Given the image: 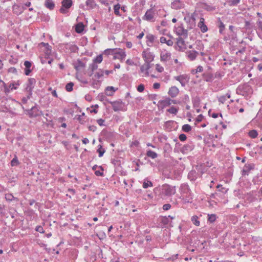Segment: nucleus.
I'll return each instance as SVG.
<instances>
[{
	"instance_id": "nucleus-1",
	"label": "nucleus",
	"mask_w": 262,
	"mask_h": 262,
	"mask_svg": "<svg viewBox=\"0 0 262 262\" xmlns=\"http://www.w3.org/2000/svg\"><path fill=\"white\" fill-rule=\"evenodd\" d=\"M154 192L156 196L162 199H166L175 194L176 190L174 186L164 184L154 188Z\"/></svg>"
},
{
	"instance_id": "nucleus-2",
	"label": "nucleus",
	"mask_w": 262,
	"mask_h": 262,
	"mask_svg": "<svg viewBox=\"0 0 262 262\" xmlns=\"http://www.w3.org/2000/svg\"><path fill=\"white\" fill-rule=\"evenodd\" d=\"M181 198L185 203H191L193 196L188 184H182L180 187Z\"/></svg>"
},
{
	"instance_id": "nucleus-3",
	"label": "nucleus",
	"mask_w": 262,
	"mask_h": 262,
	"mask_svg": "<svg viewBox=\"0 0 262 262\" xmlns=\"http://www.w3.org/2000/svg\"><path fill=\"white\" fill-rule=\"evenodd\" d=\"M253 93V90L250 85L246 83L238 86L236 89V93L238 95L247 96Z\"/></svg>"
},
{
	"instance_id": "nucleus-4",
	"label": "nucleus",
	"mask_w": 262,
	"mask_h": 262,
	"mask_svg": "<svg viewBox=\"0 0 262 262\" xmlns=\"http://www.w3.org/2000/svg\"><path fill=\"white\" fill-rule=\"evenodd\" d=\"M59 46L60 49L66 53H76L78 50V48L76 45L70 42L60 43Z\"/></svg>"
},
{
	"instance_id": "nucleus-5",
	"label": "nucleus",
	"mask_w": 262,
	"mask_h": 262,
	"mask_svg": "<svg viewBox=\"0 0 262 262\" xmlns=\"http://www.w3.org/2000/svg\"><path fill=\"white\" fill-rule=\"evenodd\" d=\"M20 85L19 81L13 82L7 85L5 82H3L4 92L6 94H8L11 91L16 90Z\"/></svg>"
},
{
	"instance_id": "nucleus-6",
	"label": "nucleus",
	"mask_w": 262,
	"mask_h": 262,
	"mask_svg": "<svg viewBox=\"0 0 262 262\" xmlns=\"http://www.w3.org/2000/svg\"><path fill=\"white\" fill-rule=\"evenodd\" d=\"M25 111L27 112L28 115L31 118L36 117L42 115V112L39 110L38 106L36 105L32 107L30 110H26Z\"/></svg>"
},
{
	"instance_id": "nucleus-7",
	"label": "nucleus",
	"mask_w": 262,
	"mask_h": 262,
	"mask_svg": "<svg viewBox=\"0 0 262 262\" xmlns=\"http://www.w3.org/2000/svg\"><path fill=\"white\" fill-rule=\"evenodd\" d=\"M155 11L152 9H149L146 11L142 19L148 21L154 22L155 21Z\"/></svg>"
},
{
	"instance_id": "nucleus-8",
	"label": "nucleus",
	"mask_w": 262,
	"mask_h": 262,
	"mask_svg": "<svg viewBox=\"0 0 262 262\" xmlns=\"http://www.w3.org/2000/svg\"><path fill=\"white\" fill-rule=\"evenodd\" d=\"M36 82V81L34 78H30L28 79V81L26 84V86L25 88L27 93H30V95L31 94H32V91L34 88Z\"/></svg>"
},
{
	"instance_id": "nucleus-9",
	"label": "nucleus",
	"mask_w": 262,
	"mask_h": 262,
	"mask_svg": "<svg viewBox=\"0 0 262 262\" xmlns=\"http://www.w3.org/2000/svg\"><path fill=\"white\" fill-rule=\"evenodd\" d=\"M174 79L181 83L182 86H185L186 84L189 81V77L186 74H182L179 76H174Z\"/></svg>"
},
{
	"instance_id": "nucleus-10",
	"label": "nucleus",
	"mask_w": 262,
	"mask_h": 262,
	"mask_svg": "<svg viewBox=\"0 0 262 262\" xmlns=\"http://www.w3.org/2000/svg\"><path fill=\"white\" fill-rule=\"evenodd\" d=\"M73 2L72 0H63L62 2V7L60 9L59 11L62 14H66L72 5Z\"/></svg>"
},
{
	"instance_id": "nucleus-11",
	"label": "nucleus",
	"mask_w": 262,
	"mask_h": 262,
	"mask_svg": "<svg viewBox=\"0 0 262 262\" xmlns=\"http://www.w3.org/2000/svg\"><path fill=\"white\" fill-rule=\"evenodd\" d=\"M174 31L179 37H187L188 36V31L185 29L182 25L178 27H174Z\"/></svg>"
},
{
	"instance_id": "nucleus-12",
	"label": "nucleus",
	"mask_w": 262,
	"mask_h": 262,
	"mask_svg": "<svg viewBox=\"0 0 262 262\" xmlns=\"http://www.w3.org/2000/svg\"><path fill=\"white\" fill-rule=\"evenodd\" d=\"M113 109L115 112L122 111L124 106V103L122 101H116L110 102Z\"/></svg>"
},
{
	"instance_id": "nucleus-13",
	"label": "nucleus",
	"mask_w": 262,
	"mask_h": 262,
	"mask_svg": "<svg viewBox=\"0 0 262 262\" xmlns=\"http://www.w3.org/2000/svg\"><path fill=\"white\" fill-rule=\"evenodd\" d=\"M146 43L148 47H152L154 43H159L157 37L151 34H147L146 36Z\"/></svg>"
},
{
	"instance_id": "nucleus-14",
	"label": "nucleus",
	"mask_w": 262,
	"mask_h": 262,
	"mask_svg": "<svg viewBox=\"0 0 262 262\" xmlns=\"http://www.w3.org/2000/svg\"><path fill=\"white\" fill-rule=\"evenodd\" d=\"M142 57L145 62L150 63L154 59V55L149 52L143 51L142 52Z\"/></svg>"
},
{
	"instance_id": "nucleus-15",
	"label": "nucleus",
	"mask_w": 262,
	"mask_h": 262,
	"mask_svg": "<svg viewBox=\"0 0 262 262\" xmlns=\"http://www.w3.org/2000/svg\"><path fill=\"white\" fill-rule=\"evenodd\" d=\"M255 168V164L254 163H247L244 166L242 170V174L243 176H248L250 170L254 169Z\"/></svg>"
},
{
	"instance_id": "nucleus-16",
	"label": "nucleus",
	"mask_w": 262,
	"mask_h": 262,
	"mask_svg": "<svg viewBox=\"0 0 262 262\" xmlns=\"http://www.w3.org/2000/svg\"><path fill=\"white\" fill-rule=\"evenodd\" d=\"M184 6V2L181 0H174L171 3V8L176 10L182 9Z\"/></svg>"
},
{
	"instance_id": "nucleus-17",
	"label": "nucleus",
	"mask_w": 262,
	"mask_h": 262,
	"mask_svg": "<svg viewBox=\"0 0 262 262\" xmlns=\"http://www.w3.org/2000/svg\"><path fill=\"white\" fill-rule=\"evenodd\" d=\"M194 147V144L192 142L188 143L184 145L181 149V151L184 154H187L192 151Z\"/></svg>"
},
{
	"instance_id": "nucleus-18",
	"label": "nucleus",
	"mask_w": 262,
	"mask_h": 262,
	"mask_svg": "<svg viewBox=\"0 0 262 262\" xmlns=\"http://www.w3.org/2000/svg\"><path fill=\"white\" fill-rule=\"evenodd\" d=\"M160 58L162 61H167L171 58V53L166 50L162 51L160 54Z\"/></svg>"
},
{
	"instance_id": "nucleus-19",
	"label": "nucleus",
	"mask_w": 262,
	"mask_h": 262,
	"mask_svg": "<svg viewBox=\"0 0 262 262\" xmlns=\"http://www.w3.org/2000/svg\"><path fill=\"white\" fill-rule=\"evenodd\" d=\"M179 89L176 86H172L169 89L168 94L171 98H175L179 94Z\"/></svg>"
},
{
	"instance_id": "nucleus-20",
	"label": "nucleus",
	"mask_w": 262,
	"mask_h": 262,
	"mask_svg": "<svg viewBox=\"0 0 262 262\" xmlns=\"http://www.w3.org/2000/svg\"><path fill=\"white\" fill-rule=\"evenodd\" d=\"M40 45L45 48V53L47 56V58H49V56L51 55L52 47L50 46L48 43H45L43 42H41Z\"/></svg>"
},
{
	"instance_id": "nucleus-21",
	"label": "nucleus",
	"mask_w": 262,
	"mask_h": 262,
	"mask_svg": "<svg viewBox=\"0 0 262 262\" xmlns=\"http://www.w3.org/2000/svg\"><path fill=\"white\" fill-rule=\"evenodd\" d=\"M198 27L200 29L201 31L203 33L206 32L208 31V28L205 24V19L203 17H201L200 21L198 24Z\"/></svg>"
},
{
	"instance_id": "nucleus-22",
	"label": "nucleus",
	"mask_w": 262,
	"mask_h": 262,
	"mask_svg": "<svg viewBox=\"0 0 262 262\" xmlns=\"http://www.w3.org/2000/svg\"><path fill=\"white\" fill-rule=\"evenodd\" d=\"M256 34L259 38L262 40V20L258 19L256 21Z\"/></svg>"
},
{
	"instance_id": "nucleus-23",
	"label": "nucleus",
	"mask_w": 262,
	"mask_h": 262,
	"mask_svg": "<svg viewBox=\"0 0 262 262\" xmlns=\"http://www.w3.org/2000/svg\"><path fill=\"white\" fill-rule=\"evenodd\" d=\"M12 9L14 13L17 15H19L23 12L24 10L26 9V7L15 4L13 6Z\"/></svg>"
},
{
	"instance_id": "nucleus-24",
	"label": "nucleus",
	"mask_w": 262,
	"mask_h": 262,
	"mask_svg": "<svg viewBox=\"0 0 262 262\" xmlns=\"http://www.w3.org/2000/svg\"><path fill=\"white\" fill-rule=\"evenodd\" d=\"M198 55L199 52L196 51L190 50L186 52L187 57L191 61L195 60Z\"/></svg>"
},
{
	"instance_id": "nucleus-25",
	"label": "nucleus",
	"mask_w": 262,
	"mask_h": 262,
	"mask_svg": "<svg viewBox=\"0 0 262 262\" xmlns=\"http://www.w3.org/2000/svg\"><path fill=\"white\" fill-rule=\"evenodd\" d=\"M202 76L203 79L207 82H211L214 79L213 74L209 72H204L202 74Z\"/></svg>"
},
{
	"instance_id": "nucleus-26",
	"label": "nucleus",
	"mask_w": 262,
	"mask_h": 262,
	"mask_svg": "<svg viewBox=\"0 0 262 262\" xmlns=\"http://www.w3.org/2000/svg\"><path fill=\"white\" fill-rule=\"evenodd\" d=\"M24 66L25 67L24 70L25 74L26 76H29L32 71L31 69L32 63L30 61L26 60L24 62Z\"/></svg>"
},
{
	"instance_id": "nucleus-27",
	"label": "nucleus",
	"mask_w": 262,
	"mask_h": 262,
	"mask_svg": "<svg viewBox=\"0 0 262 262\" xmlns=\"http://www.w3.org/2000/svg\"><path fill=\"white\" fill-rule=\"evenodd\" d=\"M177 45L179 47V51H183L185 49L184 47L185 41L182 37H179L177 38Z\"/></svg>"
},
{
	"instance_id": "nucleus-28",
	"label": "nucleus",
	"mask_w": 262,
	"mask_h": 262,
	"mask_svg": "<svg viewBox=\"0 0 262 262\" xmlns=\"http://www.w3.org/2000/svg\"><path fill=\"white\" fill-rule=\"evenodd\" d=\"M150 68V64L149 63L145 62L140 67V70L142 73H144L145 76H148L149 75L148 70Z\"/></svg>"
},
{
	"instance_id": "nucleus-29",
	"label": "nucleus",
	"mask_w": 262,
	"mask_h": 262,
	"mask_svg": "<svg viewBox=\"0 0 262 262\" xmlns=\"http://www.w3.org/2000/svg\"><path fill=\"white\" fill-rule=\"evenodd\" d=\"M216 188L217 189L216 192L219 193V196H222V195L225 194L227 193L228 191V189L226 188L225 187H223L222 185L218 184Z\"/></svg>"
},
{
	"instance_id": "nucleus-30",
	"label": "nucleus",
	"mask_w": 262,
	"mask_h": 262,
	"mask_svg": "<svg viewBox=\"0 0 262 262\" xmlns=\"http://www.w3.org/2000/svg\"><path fill=\"white\" fill-rule=\"evenodd\" d=\"M126 56V54L125 52L121 49H119V50H116V52L115 55L114 56V58H120L121 59H123L125 58Z\"/></svg>"
},
{
	"instance_id": "nucleus-31",
	"label": "nucleus",
	"mask_w": 262,
	"mask_h": 262,
	"mask_svg": "<svg viewBox=\"0 0 262 262\" xmlns=\"http://www.w3.org/2000/svg\"><path fill=\"white\" fill-rule=\"evenodd\" d=\"M160 222L162 224V226H166L170 222V219L167 216H161L159 218Z\"/></svg>"
},
{
	"instance_id": "nucleus-32",
	"label": "nucleus",
	"mask_w": 262,
	"mask_h": 262,
	"mask_svg": "<svg viewBox=\"0 0 262 262\" xmlns=\"http://www.w3.org/2000/svg\"><path fill=\"white\" fill-rule=\"evenodd\" d=\"M45 5L51 10H53L55 8V4L52 0H46Z\"/></svg>"
},
{
	"instance_id": "nucleus-33",
	"label": "nucleus",
	"mask_w": 262,
	"mask_h": 262,
	"mask_svg": "<svg viewBox=\"0 0 262 262\" xmlns=\"http://www.w3.org/2000/svg\"><path fill=\"white\" fill-rule=\"evenodd\" d=\"M74 68L77 70H79L80 68L85 67V64L80 60H78L74 64Z\"/></svg>"
},
{
	"instance_id": "nucleus-34",
	"label": "nucleus",
	"mask_w": 262,
	"mask_h": 262,
	"mask_svg": "<svg viewBox=\"0 0 262 262\" xmlns=\"http://www.w3.org/2000/svg\"><path fill=\"white\" fill-rule=\"evenodd\" d=\"M184 20L186 21H189L191 24L192 26H194L195 23V18L194 17V13L192 14L190 16L185 17Z\"/></svg>"
},
{
	"instance_id": "nucleus-35",
	"label": "nucleus",
	"mask_w": 262,
	"mask_h": 262,
	"mask_svg": "<svg viewBox=\"0 0 262 262\" xmlns=\"http://www.w3.org/2000/svg\"><path fill=\"white\" fill-rule=\"evenodd\" d=\"M84 29V25L82 23H78L75 27V31L78 33H82Z\"/></svg>"
},
{
	"instance_id": "nucleus-36",
	"label": "nucleus",
	"mask_w": 262,
	"mask_h": 262,
	"mask_svg": "<svg viewBox=\"0 0 262 262\" xmlns=\"http://www.w3.org/2000/svg\"><path fill=\"white\" fill-rule=\"evenodd\" d=\"M115 91L116 90L113 86H107L105 89L106 95L109 96H112Z\"/></svg>"
},
{
	"instance_id": "nucleus-37",
	"label": "nucleus",
	"mask_w": 262,
	"mask_h": 262,
	"mask_svg": "<svg viewBox=\"0 0 262 262\" xmlns=\"http://www.w3.org/2000/svg\"><path fill=\"white\" fill-rule=\"evenodd\" d=\"M85 4L89 8L88 9H93L96 6L95 0H86L85 2Z\"/></svg>"
},
{
	"instance_id": "nucleus-38",
	"label": "nucleus",
	"mask_w": 262,
	"mask_h": 262,
	"mask_svg": "<svg viewBox=\"0 0 262 262\" xmlns=\"http://www.w3.org/2000/svg\"><path fill=\"white\" fill-rule=\"evenodd\" d=\"M203 8L207 11H213L215 9L214 6L207 3H204L203 4Z\"/></svg>"
},
{
	"instance_id": "nucleus-39",
	"label": "nucleus",
	"mask_w": 262,
	"mask_h": 262,
	"mask_svg": "<svg viewBox=\"0 0 262 262\" xmlns=\"http://www.w3.org/2000/svg\"><path fill=\"white\" fill-rule=\"evenodd\" d=\"M6 200L7 201L11 202L12 201H18V199L17 198L14 197L12 194L11 193H7L5 194V196Z\"/></svg>"
},
{
	"instance_id": "nucleus-40",
	"label": "nucleus",
	"mask_w": 262,
	"mask_h": 262,
	"mask_svg": "<svg viewBox=\"0 0 262 262\" xmlns=\"http://www.w3.org/2000/svg\"><path fill=\"white\" fill-rule=\"evenodd\" d=\"M146 155L148 157L152 159H156L158 157V154L151 150H148Z\"/></svg>"
},
{
	"instance_id": "nucleus-41",
	"label": "nucleus",
	"mask_w": 262,
	"mask_h": 262,
	"mask_svg": "<svg viewBox=\"0 0 262 262\" xmlns=\"http://www.w3.org/2000/svg\"><path fill=\"white\" fill-rule=\"evenodd\" d=\"M218 27L219 28L220 33L223 34L225 26L220 18L218 19Z\"/></svg>"
},
{
	"instance_id": "nucleus-42",
	"label": "nucleus",
	"mask_w": 262,
	"mask_h": 262,
	"mask_svg": "<svg viewBox=\"0 0 262 262\" xmlns=\"http://www.w3.org/2000/svg\"><path fill=\"white\" fill-rule=\"evenodd\" d=\"M253 25L252 23H251L250 21L248 20H245V25H244V28L246 30L250 31L253 29Z\"/></svg>"
},
{
	"instance_id": "nucleus-43",
	"label": "nucleus",
	"mask_w": 262,
	"mask_h": 262,
	"mask_svg": "<svg viewBox=\"0 0 262 262\" xmlns=\"http://www.w3.org/2000/svg\"><path fill=\"white\" fill-rule=\"evenodd\" d=\"M171 100L169 98H167L164 100H161L159 102L161 105L163 106H167L170 105L171 104Z\"/></svg>"
},
{
	"instance_id": "nucleus-44",
	"label": "nucleus",
	"mask_w": 262,
	"mask_h": 262,
	"mask_svg": "<svg viewBox=\"0 0 262 262\" xmlns=\"http://www.w3.org/2000/svg\"><path fill=\"white\" fill-rule=\"evenodd\" d=\"M116 52V49H107L104 51V55H115Z\"/></svg>"
},
{
	"instance_id": "nucleus-45",
	"label": "nucleus",
	"mask_w": 262,
	"mask_h": 262,
	"mask_svg": "<svg viewBox=\"0 0 262 262\" xmlns=\"http://www.w3.org/2000/svg\"><path fill=\"white\" fill-rule=\"evenodd\" d=\"M152 183L148 180L147 179H145L144 180V182L143 183V187L144 188H147L149 187H152Z\"/></svg>"
},
{
	"instance_id": "nucleus-46",
	"label": "nucleus",
	"mask_w": 262,
	"mask_h": 262,
	"mask_svg": "<svg viewBox=\"0 0 262 262\" xmlns=\"http://www.w3.org/2000/svg\"><path fill=\"white\" fill-rule=\"evenodd\" d=\"M188 178L190 181H195L196 179V174L195 171H191L188 173Z\"/></svg>"
},
{
	"instance_id": "nucleus-47",
	"label": "nucleus",
	"mask_w": 262,
	"mask_h": 262,
	"mask_svg": "<svg viewBox=\"0 0 262 262\" xmlns=\"http://www.w3.org/2000/svg\"><path fill=\"white\" fill-rule=\"evenodd\" d=\"M191 221L192 223L196 226H199L200 225V221L199 220V217L196 215H193L191 217Z\"/></svg>"
},
{
	"instance_id": "nucleus-48",
	"label": "nucleus",
	"mask_w": 262,
	"mask_h": 262,
	"mask_svg": "<svg viewBox=\"0 0 262 262\" xmlns=\"http://www.w3.org/2000/svg\"><path fill=\"white\" fill-rule=\"evenodd\" d=\"M120 9V5L117 4L114 6V13L118 16H121V14L120 13L119 9Z\"/></svg>"
},
{
	"instance_id": "nucleus-49",
	"label": "nucleus",
	"mask_w": 262,
	"mask_h": 262,
	"mask_svg": "<svg viewBox=\"0 0 262 262\" xmlns=\"http://www.w3.org/2000/svg\"><path fill=\"white\" fill-rule=\"evenodd\" d=\"M167 112L176 115L178 113V108L174 106H172L169 108L167 110Z\"/></svg>"
},
{
	"instance_id": "nucleus-50",
	"label": "nucleus",
	"mask_w": 262,
	"mask_h": 262,
	"mask_svg": "<svg viewBox=\"0 0 262 262\" xmlns=\"http://www.w3.org/2000/svg\"><path fill=\"white\" fill-rule=\"evenodd\" d=\"M216 219V215L215 214H208V222L210 223H214Z\"/></svg>"
},
{
	"instance_id": "nucleus-51",
	"label": "nucleus",
	"mask_w": 262,
	"mask_h": 262,
	"mask_svg": "<svg viewBox=\"0 0 262 262\" xmlns=\"http://www.w3.org/2000/svg\"><path fill=\"white\" fill-rule=\"evenodd\" d=\"M181 102H182L186 104H187L190 101L189 96L187 94H185L183 95L181 97Z\"/></svg>"
},
{
	"instance_id": "nucleus-52",
	"label": "nucleus",
	"mask_w": 262,
	"mask_h": 262,
	"mask_svg": "<svg viewBox=\"0 0 262 262\" xmlns=\"http://www.w3.org/2000/svg\"><path fill=\"white\" fill-rule=\"evenodd\" d=\"M248 135L251 138L254 139L257 136L258 133L256 130L253 129L249 132Z\"/></svg>"
},
{
	"instance_id": "nucleus-53",
	"label": "nucleus",
	"mask_w": 262,
	"mask_h": 262,
	"mask_svg": "<svg viewBox=\"0 0 262 262\" xmlns=\"http://www.w3.org/2000/svg\"><path fill=\"white\" fill-rule=\"evenodd\" d=\"M192 127L189 124H184L182 126V129L183 132L188 133L191 130Z\"/></svg>"
},
{
	"instance_id": "nucleus-54",
	"label": "nucleus",
	"mask_w": 262,
	"mask_h": 262,
	"mask_svg": "<svg viewBox=\"0 0 262 262\" xmlns=\"http://www.w3.org/2000/svg\"><path fill=\"white\" fill-rule=\"evenodd\" d=\"M104 74V71L101 70V69H99L98 72L96 73V74L94 75V77L95 79H100L101 78Z\"/></svg>"
},
{
	"instance_id": "nucleus-55",
	"label": "nucleus",
	"mask_w": 262,
	"mask_h": 262,
	"mask_svg": "<svg viewBox=\"0 0 262 262\" xmlns=\"http://www.w3.org/2000/svg\"><path fill=\"white\" fill-rule=\"evenodd\" d=\"M74 86V83L72 82L68 83L66 85V90L67 91L70 92L73 91V87Z\"/></svg>"
},
{
	"instance_id": "nucleus-56",
	"label": "nucleus",
	"mask_w": 262,
	"mask_h": 262,
	"mask_svg": "<svg viewBox=\"0 0 262 262\" xmlns=\"http://www.w3.org/2000/svg\"><path fill=\"white\" fill-rule=\"evenodd\" d=\"M32 95V94H31L30 95V93H27L26 96V97H24L21 99L22 103H24V104L27 103L28 100L30 99V98L31 97Z\"/></svg>"
},
{
	"instance_id": "nucleus-57",
	"label": "nucleus",
	"mask_w": 262,
	"mask_h": 262,
	"mask_svg": "<svg viewBox=\"0 0 262 262\" xmlns=\"http://www.w3.org/2000/svg\"><path fill=\"white\" fill-rule=\"evenodd\" d=\"M99 147L97 149V152L99 154V157H101L105 152V150L104 149L102 148V147L101 145H99Z\"/></svg>"
},
{
	"instance_id": "nucleus-58",
	"label": "nucleus",
	"mask_w": 262,
	"mask_h": 262,
	"mask_svg": "<svg viewBox=\"0 0 262 262\" xmlns=\"http://www.w3.org/2000/svg\"><path fill=\"white\" fill-rule=\"evenodd\" d=\"M99 168L101 169V170H96L95 171V174L97 176H103L104 175V173H103V168L102 167V166H99Z\"/></svg>"
},
{
	"instance_id": "nucleus-59",
	"label": "nucleus",
	"mask_w": 262,
	"mask_h": 262,
	"mask_svg": "<svg viewBox=\"0 0 262 262\" xmlns=\"http://www.w3.org/2000/svg\"><path fill=\"white\" fill-rule=\"evenodd\" d=\"M103 59L102 55H99L98 56H97L96 58H95L93 60V62L97 63H100L102 62Z\"/></svg>"
},
{
	"instance_id": "nucleus-60",
	"label": "nucleus",
	"mask_w": 262,
	"mask_h": 262,
	"mask_svg": "<svg viewBox=\"0 0 262 262\" xmlns=\"http://www.w3.org/2000/svg\"><path fill=\"white\" fill-rule=\"evenodd\" d=\"M179 258V255L178 254H174L167 258V260L168 261H174Z\"/></svg>"
},
{
	"instance_id": "nucleus-61",
	"label": "nucleus",
	"mask_w": 262,
	"mask_h": 262,
	"mask_svg": "<svg viewBox=\"0 0 262 262\" xmlns=\"http://www.w3.org/2000/svg\"><path fill=\"white\" fill-rule=\"evenodd\" d=\"M19 163V161L16 156H15L11 161V165L12 166H17Z\"/></svg>"
},
{
	"instance_id": "nucleus-62",
	"label": "nucleus",
	"mask_w": 262,
	"mask_h": 262,
	"mask_svg": "<svg viewBox=\"0 0 262 262\" xmlns=\"http://www.w3.org/2000/svg\"><path fill=\"white\" fill-rule=\"evenodd\" d=\"M111 163L115 166H119L120 165V160H119L118 159H112Z\"/></svg>"
},
{
	"instance_id": "nucleus-63",
	"label": "nucleus",
	"mask_w": 262,
	"mask_h": 262,
	"mask_svg": "<svg viewBox=\"0 0 262 262\" xmlns=\"http://www.w3.org/2000/svg\"><path fill=\"white\" fill-rule=\"evenodd\" d=\"M98 68V66L97 64L95 63L94 62H93L92 63H91L89 67V70H91V71H94L95 70L97 69Z\"/></svg>"
},
{
	"instance_id": "nucleus-64",
	"label": "nucleus",
	"mask_w": 262,
	"mask_h": 262,
	"mask_svg": "<svg viewBox=\"0 0 262 262\" xmlns=\"http://www.w3.org/2000/svg\"><path fill=\"white\" fill-rule=\"evenodd\" d=\"M240 2V0H230L229 2V6H235L237 5Z\"/></svg>"
}]
</instances>
